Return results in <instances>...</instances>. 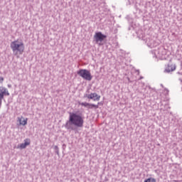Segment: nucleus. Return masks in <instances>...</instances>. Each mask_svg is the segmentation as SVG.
Masks as SVG:
<instances>
[{"mask_svg": "<svg viewBox=\"0 0 182 182\" xmlns=\"http://www.w3.org/2000/svg\"><path fill=\"white\" fill-rule=\"evenodd\" d=\"M85 120L82 117L76 113H70L69 120L66 122L65 127L68 130H73V127H83Z\"/></svg>", "mask_w": 182, "mask_h": 182, "instance_id": "obj_1", "label": "nucleus"}, {"mask_svg": "<svg viewBox=\"0 0 182 182\" xmlns=\"http://www.w3.org/2000/svg\"><path fill=\"white\" fill-rule=\"evenodd\" d=\"M28 146H31V139H24V143L20 144L17 146V149H19L20 150H23V149H26Z\"/></svg>", "mask_w": 182, "mask_h": 182, "instance_id": "obj_6", "label": "nucleus"}, {"mask_svg": "<svg viewBox=\"0 0 182 182\" xmlns=\"http://www.w3.org/2000/svg\"><path fill=\"white\" fill-rule=\"evenodd\" d=\"M10 48L16 56L22 55L25 52V43L21 39L12 41L10 44Z\"/></svg>", "mask_w": 182, "mask_h": 182, "instance_id": "obj_2", "label": "nucleus"}, {"mask_svg": "<svg viewBox=\"0 0 182 182\" xmlns=\"http://www.w3.org/2000/svg\"><path fill=\"white\" fill-rule=\"evenodd\" d=\"M81 106H84V107H87L88 109H90L91 104L89 102H82Z\"/></svg>", "mask_w": 182, "mask_h": 182, "instance_id": "obj_10", "label": "nucleus"}, {"mask_svg": "<svg viewBox=\"0 0 182 182\" xmlns=\"http://www.w3.org/2000/svg\"><path fill=\"white\" fill-rule=\"evenodd\" d=\"M4 96H9V92L6 88L0 87V106L2 105V99H4Z\"/></svg>", "mask_w": 182, "mask_h": 182, "instance_id": "obj_4", "label": "nucleus"}, {"mask_svg": "<svg viewBox=\"0 0 182 182\" xmlns=\"http://www.w3.org/2000/svg\"><path fill=\"white\" fill-rule=\"evenodd\" d=\"M174 70H176V65L173 64H168V65L165 68V72L166 73H170V72H174Z\"/></svg>", "mask_w": 182, "mask_h": 182, "instance_id": "obj_8", "label": "nucleus"}, {"mask_svg": "<svg viewBox=\"0 0 182 182\" xmlns=\"http://www.w3.org/2000/svg\"><path fill=\"white\" fill-rule=\"evenodd\" d=\"M144 182H157L154 178H149L144 181Z\"/></svg>", "mask_w": 182, "mask_h": 182, "instance_id": "obj_12", "label": "nucleus"}, {"mask_svg": "<svg viewBox=\"0 0 182 182\" xmlns=\"http://www.w3.org/2000/svg\"><path fill=\"white\" fill-rule=\"evenodd\" d=\"M99 105L100 102H98V105L91 104L90 109H99Z\"/></svg>", "mask_w": 182, "mask_h": 182, "instance_id": "obj_11", "label": "nucleus"}, {"mask_svg": "<svg viewBox=\"0 0 182 182\" xmlns=\"http://www.w3.org/2000/svg\"><path fill=\"white\" fill-rule=\"evenodd\" d=\"M18 122L21 126H26L28 124V118L23 117H18Z\"/></svg>", "mask_w": 182, "mask_h": 182, "instance_id": "obj_9", "label": "nucleus"}, {"mask_svg": "<svg viewBox=\"0 0 182 182\" xmlns=\"http://www.w3.org/2000/svg\"><path fill=\"white\" fill-rule=\"evenodd\" d=\"M77 75L80 76V77H82L85 80H88L90 82L92 79V74L90 73V71L86 69H81L77 71Z\"/></svg>", "mask_w": 182, "mask_h": 182, "instance_id": "obj_3", "label": "nucleus"}, {"mask_svg": "<svg viewBox=\"0 0 182 182\" xmlns=\"http://www.w3.org/2000/svg\"><path fill=\"white\" fill-rule=\"evenodd\" d=\"M87 97V99L94 100V102H99V100H100V95H97L96 92L89 94Z\"/></svg>", "mask_w": 182, "mask_h": 182, "instance_id": "obj_7", "label": "nucleus"}, {"mask_svg": "<svg viewBox=\"0 0 182 182\" xmlns=\"http://www.w3.org/2000/svg\"><path fill=\"white\" fill-rule=\"evenodd\" d=\"M107 36L103 35L102 32L95 33L94 36V38L95 39L96 42H103L105 39H106Z\"/></svg>", "mask_w": 182, "mask_h": 182, "instance_id": "obj_5", "label": "nucleus"}, {"mask_svg": "<svg viewBox=\"0 0 182 182\" xmlns=\"http://www.w3.org/2000/svg\"><path fill=\"white\" fill-rule=\"evenodd\" d=\"M2 82H4V77H0V83H2Z\"/></svg>", "mask_w": 182, "mask_h": 182, "instance_id": "obj_13", "label": "nucleus"}]
</instances>
